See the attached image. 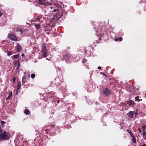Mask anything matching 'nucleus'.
I'll return each instance as SVG.
<instances>
[{
    "label": "nucleus",
    "instance_id": "nucleus-1",
    "mask_svg": "<svg viewBox=\"0 0 146 146\" xmlns=\"http://www.w3.org/2000/svg\"><path fill=\"white\" fill-rule=\"evenodd\" d=\"M63 10L62 9L60 8V9H54L52 12H54V14L55 17L57 18L56 19H58L61 17L63 15Z\"/></svg>",
    "mask_w": 146,
    "mask_h": 146
},
{
    "label": "nucleus",
    "instance_id": "nucleus-2",
    "mask_svg": "<svg viewBox=\"0 0 146 146\" xmlns=\"http://www.w3.org/2000/svg\"><path fill=\"white\" fill-rule=\"evenodd\" d=\"M10 137V135L8 132H4L0 135V140L3 141L8 139Z\"/></svg>",
    "mask_w": 146,
    "mask_h": 146
},
{
    "label": "nucleus",
    "instance_id": "nucleus-3",
    "mask_svg": "<svg viewBox=\"0 0 146 146\" xmlns=\"http://www.w3.org/2000/svg\"><path fill=\"white\" fill-rule=\"evenodd\" d=\"M8 37L11 40L16 41L17 39L16 36L14 34L12 33L9 34Z\"/></svg>",
    "mask_w": 146,
    "mask_h": 146
},
{
    "label": "nucleus",
    "instance_id": "nucleus-4",
    "mask_svg": "<svg viewBox=\"0 0 146 146\" xmlns=\"http://www.w3.org/2000/svg\"><path fill=\"white\" fill-rule=\"evenodd\" d=\"M45 44L43 45L42 48V56L44 58H45L47 57V52L46 49V47L45 46Z\"/></svg>",
    "mask_w": 146,
    "mask_h": 146
},
{
    "label": "nucleus",
    "instance_id": "nucleus-5",
    "mask_svg": "<svg viewBox=\"0 0 146 146\" xmlns=\"http://www.w3.org/2000/svg\"><path fill=\"white\" fill-rule=\"evenodd\" d=\"M103 93L105 96H108L111 94L110 91V90L105 88L104 90Z\"/></svg>",
    "mask_w": 146,
    "mask_h": 146
},
{
    "label": "nucleus",
    "instance_id": "nucleus-6",
    "mask_svg": "<svg viewBox=\"0 0 146 146\" xmlns=\"http://www.w3.org/2000/svg\"><path fill=\"white\" fill-rule=\"evenodd\" d=\"M14 64L15 66H17L16 69H18L20 66L19 60L16 61L14 63Z\"/></svg>",
    "mask_w": 146,
    "mask_h": 146
},
{
    "label": "nucleus",
    "instance_id": "nucleus-7",
    "mask_svg": "<svg viewBox=\"0 0 146 146\" xmlns=\"http://www.w3.org/2000/svg\"><path fill=\"white\" fill-rule=\"evenodd\" d=\"M134 113V111H130L128 113V116L130 118H132Z\"/></svg>",
    "mask_w": 146,
    "mask_h": 146
},
{
    "label": "nucleus",
    "instance_id": "nucleus-8",
    "mask_svg": "<svg viewBox=\"0 0 146 146\" xmlns=\"http://www.w3.org/2000/svg\"><path fill=\"white\" fill-rule=\"evenodd\" d=\"M22 49V47L19 44H18L17 45V50L18 52H20L21 50Z\"/></svg>",
    "mask_w": 146,
    "mask_h": 146
},
{
    "label": "nucleus",
    "instance_id": "nucleus-9",
    "mask_svg": "<svg viewBox=\"0 0 146 146\" xmlns=\"http://www.w3.org/2000/svg\"><path fill=\"white\" fill-rule=\"evenodd\" d=\"M26 80V78L25 76H23L22 79V84L23 85L25 84Z\"/></svg>",
    "mask_w": 146,
    "mask_h": 146
},
{
    "label": "nucleus",
    "instance_id": "nucleus-10",
    "mask_svg": "<svg viewBox=\"0 0 146 146\" xmlns=\"http://www.w3.org/2000/svg\"><path fill=\"white\" fill-rule=\"evenodd\" d=\"M64 58L66 60H68L70 58V56L69 55H65L63 56Z\"/></svg>",
    "mask_w": 146,
    "mask_h": 146
},
{
    "label": "nucleus",
    "instance_id": "nucleus-11",
    "mask_svg": "<svg viewBox=\"0 0 146 146\" xmlns=\"http://www.w3.org/2000/svg\"><path fill=\"white\" fill-rule=\"evenodd\" d=\"M21 86V83L20 81L17 82V89L18 90L20 89Z\"/></svg>",
    "mask_w": 146,
    "mask_h": 146
},
{
    "label": "nucleus",
    "instance_id": "nucleus-12",
    "mask_svg": "<svg viewBox=\"0 0 146 146\" xmlns=\"http://www.w3.org/2000/svg\"><path fill=\"white\" fill-rule=\"evenodd\" d=\"M12 95V92H10L9 96H8V97L6 99V100H9V98L11 97Z\"/></svg>",
    "mask_w": 146,
    "mask_h": 146
},
{
    "label": "nucleus",
    "instance_id": "nucleus-13",
    "mask_svg": "<svg viewBox=\"0 0 146 146\" xmlns=\"http://www.w3.org/2000/svg\"><path fill=\"white\" fill-rule=\"evenodd\" d=\"M39 2L42 4L44 5L46 3V2L44 0H40Z\"/></svg>",
    "mask_w": 146,
    "mask_h": 146
},
{
    "label": "nucleus",
    "instance_id": "nucleus-14",
    "mask_svg": "<svg viewBox=\"0 0 146 146\" xmlns=\"http://www.w3.org/2000/svg\"><path fill=\"white\" fill-rule=\"evenodd\" d=\"M132 137V141H133V143H135L136 142V141L135 138L134 137H133V135H132L131 136Z\"/></svg>",
    "mask_w": 146,
    "mask_h": 146
},
{
    "label": "nucleus",
    "instance_id": "nucleus-15",
    "mask_svg": "<svg viewBox=\"0 0 146 146\" xmlns=\"http://www.w3.org/2000/svg\"><path fill=\"white\" fill-rule=\"evenodd\" d=\"M19 55L18 54H17V55H13V56H12L11 58L12 59L13 58H17L19 56Z\"/></svg>",
    "mask_w": 146,
    "mask_h": 146
},
{
    "label": "nucleus",
    "instance_id": "nucleus-16",
    "mask_svg": "<svg viewBox=\"0 0 146 146\" xmlns=\"http://www.w3.org/2000/svg\"><path fill=\"white\" fill-rule=\"evenodd\" d=\"M29 113V111L28 109H26L24 111V113L28 115Z\"/></svg>",
    "mask_w": 146,
    "mask_h": 146
},
{
    "label": "nucleus",
    "instance_id": "nucleus-17",
    "mask_svg": "<svg viewBox=\"0 0 146 146\" xmlns=\"http://www.w3.org/2000/svg\"><path fill=\"white\" fill-rule=\"evenodd\" d=\"M143 136L144 139H146V132H144L143 134Z\"/></svg>",
    "mask_w": 146,
    "mask_h": 146
},
{
    "label": "nucleus",
    "instance_id": "nucleus-18",
    "mask_svg": "<svg viewBox=\"0 0 146 146\" xmlns=\"http://www.w3.org/2000/svg\"><path fill=\"white\" fill-rule=\"evenodd\" d=\"M41 16H38L36 17V19L37 21H40V19H41Z\"/></svg>",
    "mask_w": 146,
    "mask_h": 146
},
{
    "label": "nucleus",
    "instance_id": "nucleus-19",
    "mask_svg": "<svg viewBox=\"0 0 146 146\" xmlns=\"http://www.w3.org/2000/svg\"><path fill=\"white\" fill-rule=\"evenodd\" d=\"M7 54L9 56V55H11V54H13V52H10V51H7Z\"/></svg>",
    "mask_w": 146,
    "mask_h": 146
},
{
    "label": "nucleus",
    "instance_id": "nucleus-20",
    "mask_svg": "<svg viewBox=\"0 0 146 146\" xmlns=\"http://www.w3.org/2000/svg\"><path fill=\"white\" fill-rule=\"evenodd\" d=\"M35 27H36L38 29L40 28V25L39 24H36L35 25Z\"/></svg>",
    "mask_w": 146,
    "mask_h": 146
},
{
    "label": "nucleus",
    "instance_id": "nucleus-21",
    "mask_svg": "<svg viewBox=\"0 0 146 146\" xmlns=\"http://www.w3.org/2000/svg\"><path fill=\"white\" fill-rule=\"evenodd\" d=\"M142 128H143V131L145 132V128H146V126L144 125L142 126Z\"/></svg>",
    "mask_w": 146,
    "mask_h": 146
},
{
    "label": "nucleus",
    "instance_id": "nucleus-22",
    "mask_svg": "<svg viewBox=\"0 0 146 146\" xmlns=\"http://www.w3.org/2000/svg\"><path fill=\"white\" fill-rule=\"evenodd\" d=\"M35 76V74H33L31 75V77L32 78H34Z\"/></svg>",
    "mask_w": 146,
    "mask_h": 146
},
{
    "label": "nucleus",
    "instance_id": "nucleus-23",
    "mask_svg": "<svg viewBox=\"0 0 146 146\" xmlns=\"http://www.w3.org/2000/svg\"><path fill=\"white\" fill-rule=\"evenodd\" d=\"M134 102L133 101H131L129 104V105L131 106L132 105H133Z\"/></svg>",
    "mask_w": 146,
    "mask_h": 146
},
{
    "label": "nucleus",
    "instance_id": "nucleus-24",
    "mask_svg": "<svg viewBox=\"0 0 146 146\" xmlns=\"http://www.w3.org/2000/svg\"><path fill=\"white\" fill-rule=\"evenodd\" d=\"M127 132H128L131 135V136L132 135L131 133L130 130H127Z\"/></svg>",
    "mask_w": 146,
    "mask_h": 146
},
{
    "label": "nucleus",
    "instance_id": "nucleus-25",
    "mask_svg": "<svg viewBox=\"0 0 146 146\" xmlns=\"http://www.w3.org/2000/svg\"><path fill=\"white\" fill-rule=\"evenodd\" d=\"M86 59H84V60H83L82 61V62L83 63H85V62H86Z\"/></svg>",
    "mask_w": 146,
    "mask_h": 146
},
{
    "label": "nucleus",
    "instance_id": "nucleus-26",
    "mask_svg": "<svg viewBox=\"0 0 146 146\" xmlns=\"http://www.w3.org/2000/svg\"><path fill=\"white\" fill-rule=\"evenodd\" d=\"M119 40L120 41H121L122 40V38L121 37H120L119 38Z\"/></svg>",
    "mask_w": 146,
    "mask_h": 146
},
{
    "label": "nucleus",
    "instance_id": "nucleus-27",
    "mask_svg": "<svg viewBox=\"0 0 146 146\" xmlns=\"http://www.w3.org/2000/svg\"><path fill=\"white\" fill-rule=\"evenodd\" d=\"M5 122L4 121H1V124L2 125H4L5 124Z\"/></svg>",
    "mask_w": 146,
    "mask_h": 146
},
{
    "label": "nucleus",
    "instance_id": "nucleus-28",
    "mask_svg": "<svg viewBox=\"0 0 146 146\" xmlns=\"http://www.w3.org/2000/svg\"><path fill=\"white\" fill-rule=\"evenodd\" d=\"M3 131V130L1 129V128H0V134L2 133Z\"/></svg>",
    "mask_w": 146,
    "mask_h": 146
},
{
    "label": "nucleus",
    "instance_id": "nucleus-29",
    "mask_svg": "<svg viewBox=\"0 0 146 146\" xmlns=\"http://www.w3.org/2000/svg\"><path fill=\"white\" fill-rule=\"evenodd\" d=\"M138 130L139 131V133H141V130L140 129L138 128Z\"/></svg>",
    "mask_w": 146,
    "mask_h": 146
},
{
    "label": "nucleus",
    "instance_id": "nucleus-30",
    "mask_svg": "<svg viewBox=\"0 0 146 146\" xmlns=\"http://www.w3.org/2000/svg\"><path fill=\"white\" fill-rule=\"evenodd\" d=\"M100 74H102V75H104V76H106V74H104V73H103V72H101L100 73Z\"/></svg>",
    "mask_w": 146,
    "mask_h": 146
},
{
    "label": "nucleus",
    "instance_id": "nucleus-31",
    "mask_svg": "<svg viewBox=\"0 0 146 146\" xmlns=\"http://www.w3.org/2000/svg\"><path fill=\"white\" fill-rule=\"evenodd\" d=\"M53 7H49L48 8V9L49 10H50V9H52L53 8Z\"/></svg>",
    "mask_w": 146,
    "mask_h": 146
},
{
    "label": "nucleus",
    "instance_id": "nucleus-32",
    "mask_svg": "<svg viewBox=\"0 0 146 146\" xmlns=\"http://www.w3.org/2000/svg\"><path fill=\"white\" fill-rule=\"evenodd\" d=\"M140 146H146V145L145 144H143V145H141Z\"/></svg>",
    "mask_w": 146,
    "mask_h": 146
},
{
    "label": "nucleus",
    "instance_id": "nucleus-33",
    "mask_svg": "<svg viewBox=\"0 0 146 146\" xmlns=\"http://www.w3.org/2000/svg\"><path fill=\"white\" fill-rule=\"evenodd\" d=\"M101 68V67L100 66H98V69H100Z\"/></svg>",
    "mask_w": 146,
    "mask_h": 146
},
{
    "label": "nucleus",
    "instance_id": "nucleus-34",
    "mask_svg": "<svg viewBox=\"0 0 146 146\" xmlns=\"http://www.w3.org/2000/svg\"><path fill=\"white\" fill-rule=\"evenodd\" d=\"M15 78L13 79V82H15Z\"/></svg>",
    "mask_w": 146,
    "mask_h": 146
},
{
    "label": "nucleus",
    "instance_id": "nucleus-35",
    "mask_svg": "<svg viewBox=\"0 0 146 146\" xmlns=\"http://www.w3.org/2000/svg\"><path fill=\"white\" fill-rule=\"evenodd\" d=\"M21 56L23 57L24 56V54L23 53L21 55Z\"/></svg>",
    "mask_w": 146,
    "mask_h": 146
},
{
    "label": "nucleus",
    "instance_id": "nucleus-36",
    "mask_svg": "<svg viewBox=\"0 0 146 146\" xmlns=\"http://www.w3.org/2000/svg\"><path fill=\"white\" fill-rule=\"evenodd\" d=\"M20 32L22 33V31H21V30L20 31H19Z\"/></svg>",
    "mask_w": 146,
    "mask_h": 146
},
{
    "label": "nucleus",
    "instance_id": "nucleus-37",
    "mask_svg": "<svg viewBox=\"0 0 146 146\" xmlns=\"http://www.w3.org/2000/svg\"><path fill=\"white\" fill-rule=\"evenodd\" d=\"M1 15V11H0V17Z\"/></svg>",
    "mask_w": 146,
    "mask_h": 146
},
{
    "label": "nucleus",
    "instance_id": "nucleus-38",
    "mask_svg": "<svg viewBox=\"0 0 146 146\" xmlns=\"http://www.w3.org/2000/svg\"><path fill=\"white\" fill-rule=\"evenodd\" d=\"M137 114V113H136V112H135V116Z\"/></svg>",
    "mask_w": 146,
    "mask_h": 146
},
{
    "label": "nucleus",
    "instance_id": "nucleus-39",
    "mask_svg": "<svg viewBox=\"0 0 146 146\" xmlns=\"http://www.w3.org/2000/svg\"><path fill=\"white\" fill-rule=\"evenodd\" d=\"M57 102H58V103H59V101H57Z\"/></svg>",
    "mask_w": 146,
    "mask_h": 146
},
{
    "label": "nucleus",
    "instance_id": "nucleus-40",
    "mask_svg": "<svg viewBox=\"0 0 146 146\" xmlns=\"http://www.w3.org/2000/svg\"><path fill=\"white\" fill-rule=\"evenodd\" d=\"M145 96L146 97V95H145Z\"/></svg>",
    "mask_w": 146,
    "mask_h": 146
}]
</instances>
